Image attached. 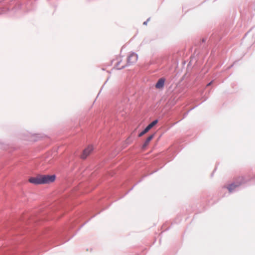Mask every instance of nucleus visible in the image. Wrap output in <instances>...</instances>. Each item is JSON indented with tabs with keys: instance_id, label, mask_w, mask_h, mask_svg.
Listing matches in <instances>:
<instances>
[{
	"instance_id": "obj_1",
	"label": "nucleus",
	"mask_w": 255,
	"mask_h": 255,
	"mask_svg": "<svg viewBox=\"0 0 255 255\" xmlns=\"http://www.w3.org/2000/svg\"><path fill=\"white\" fill-rule=\"evenodd\" d=\"M42 184H49L53 182L55 180L54 175H41Z\"/></svg>"
},
{
	"instance_id": "obj_2",
	"label": "nucleus",
	"mask_w": 255,
	"mask_h": 255,
	"mask_svg": "<svg viewBox=\"0 0 255 255\" xmlns=\"http://www.w3.org/2000/svg\"><path fill=\"white\" fill-rule=\"evenodd\" d=\"M158 122L157 120H154L152 123H151L150 124H149L146 128L142 131L141 132L139 135L138 136L141 137L142 135H143L144 134L147 133L151 128H152Z\"/></svg>"
},
{
	"instance_id": "obj_3",
	"label": "nucleus",
	"mask_w": 255,
	"mask_h": 255,
	"mask_svg": "<svg viewBox=\"0 0 255 255\" xmlns=\"http://www.w3.org/2000/svg\"><path fill=\"white\" fill-rule=\"evenodd\" d=\"M93 150V147L92 145H89L85 148L82 154L81 157L83 159H85Z\"/></svg>"
},
{
	"instance_id": "obj_4",
	"label": "nucleus",
	"mask_w": 255,
	"mask_h": 255,
	"mask_svg": "<svg viewBox=\"0 0 255 255\" xmlns=\"http://www.w3.org/2000/svg\"><path fill=\"white\" fill-rule=\"evenodd\" d=\"M28 181L30 183L34 184H42L41 175L31 177L29 179Z\"/></svg>"
},
{
	"instance_id": "obj_5",
	"label": "nucleus",
	"mask_w": 255,
	"mask_h": 255,
	"mask_svg": "<svg viewBox=\"0 0 255 255\" xmlns=\"http://www.w3.org/2000/svg\"><path fill=\"white\" fill-rule=\"evenodd\" d=\"M138 59L137 55L135 53L131 54L128 58V62L129 64L135 63Z\"/></svg>"
},
{
	"instance_id": "obj_6",
	"label": "nucleus",
	"mask_w": 255,
	"mask_h": 255,
	"mask_svg": "<svg viewBox=\"0 0 255 255\" xmlns=\"http://www.w3.org/2000/svg\"><path fill=\"white\" fill-rule=\"evenodd\" d=\"M165 80L163 78L159 79L155 85V87L157 89H161L163 87L164 85Z\"/></svg>"
},
{
	"instance_id": "obj_7",
	"label": "nucleus",
	"mask_w": 255,
	"mask_h": 255,
	"mask_svg": "<svg viewBox=\"0 0 255 255\" xmlns=\"http://www.w3.org/2000/svg\"><path fill=\"white\" fill-rule=\"evenodd\" d=\"M241 184V183H240L238 184H235L234 183L231 184L227 187V188L230 192H232L236 188L238 187Z\"/></svg>"
},
{
	"instance_id": "obj_8",
	"label": "nucleus",
	"mask_w": 255,
	"mask_h": 255,
	"mask_svg": "<svg viewBox=\"0 0 255 255\" xmlns=\"http://www.w3.org/2000/svg\"><path fill=\"white\" fill-rule=\"evenodd\" d=\"M154 134H152L150 136H149L147 139H146L145 142L144 143V144H143V146H142V148H145L149 144V142L152 140V139L154 137Z\"/></svg>"
},
{
	"instance_id": "obj_9",
	"label": "nucleus",
	"mask_w": 255,
	"mask_h": 255,
	"mask_svg": "<svg viewBox=\"0 0 255 255\" xmlns=\"http://www.w3.org/2000/svg\"><path fill=\"white\" fill-rule=\"evenodd\" d=\"M211 83H212V82H210V83H209L207 85V86H209V85H210L211 84Z\"/></svg>"
},
{
	"instance_id": "obj_10",
	"label": "nucleus",
	"mask_w": 255,
	"mask_h": 255,
	"mask_svg": "<svg viewBox=\"0 0 255 255\" xmlns=\"http://www.w3.org/2000/svg\"><path fill=\"white\" fill-rule=\"evenodd\" d=\"M146 23H147V21H145V22H144L143 24H146Z\"/></svg>"
}]
</instances>
